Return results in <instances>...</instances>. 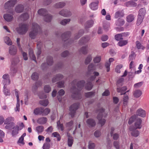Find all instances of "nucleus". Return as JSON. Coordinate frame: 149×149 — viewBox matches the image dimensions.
Returning <instances> with one entry per match:
<instances>
[{"mask_svg": "<svg viewBox=\"0 0 149 149\" xmlns=\"http://www.w3.org/2000/svg\"><path fill=\"white\" fill-rule=\"evenodd\" d=\"M73 124V121L72 120L66 123V127H68V130L69 131H70L72 128Z\"/></svg>", "mask_w": 149, "mask_h": 149, "instance_id": "nucleus-50", "label": "nucleus"}, {"mask_svg": "<svg viewBox=\"0 0 149 149\" xmlns=\"http://www.w3.org/2000/svg\"><path fill=\"white\" fill-rule=\"evenodd\" d=\"M19 62V60L18 57H15L11 61L12 64L14 65H15L17 64Z\"/></svg>", "mask_w": 149, "mask_h": 149, "instance_id": "nucleus-48", "label": "nucleus"}, {"mask_svg": "<svg viewBox=\"0 0 149 149\" xmlns=\"http://www.w3.org/2000/svg\"><path fill=\"white\" fill-rule=\"evenodd\" d=\"M124 14L123 10H118L116 12L115 14V17L116 18L123 17Z\"/></svg>", "mask_w": 149, "mask_h": 149, "instance_id": "nucleus-21", "label": "nucleus"}, {"mask_svg": "<svg viewBox=\"0 0 149 149\" xmlns=\"http://www.w3.org/2000/svg\"><path fill=\"white\" fill-rule=\"evenodd\" d=\"M19 128V126L16 125L14 129L12 131V134L13 136L16 135L18 133V128Z\"/></svg>", "mask_w": 149, "mask_h": 149, "instance_id": "nucleus-57", "label": "nucleus"}, {"mask_svg": "<svg viewBox=\"0 0 149 149\" xmlns=\"http://www.w3.org/2000/svg\"><path fill=\"white\" fill-rule=\"evenodd\" d=\"M138 118L136 115H134L132 116L129 119L128 122L129 124L131 125L134 121L135 122L137 119Z\"/></svg>", "mask_w": 149, "mask_h": 149, "instance_id": "nucleus-31", "label": "nucleus"}, {"mask_svg": "<svg viewBox=\"0 0 149 149\" xmlns=\"http://www.w3.org/2000/svg\"><path fill=\"white\" fill-rule=\"evenodd\" d=\"M68 145L70 147H71L73 143V137L70 136L69 135H68Z\"/></svg>", "mask_w": 149, "mask_h": 149, "instance_id": "nucleus-41", "label": "nucleus"}, {"mask_svg": "<svg viewBox=\"0 0 149 149\" xmlns=\"http://www.w3.org/2000/svg\"><path fill=\"white\" fill-rule=\"evenodd\" d=\"M134 16L132 14H130L126 17V20L128 22H131L134 19Z\"/></svg>", "mask_w": 149, "mask_h": 149, "instance_id": "nucleus-32", "label": "nucleus"}, {"mask_svg": "<svg viewBox=\"0 0 149 149\" xmlns=\"http://www.w3.org/2000/svg\"><path fill=\"white\" fill-rule=\"evenodd\" d=\"M40 104L44 106H46L48 104V102L47 100H40L39 102Z\"/></svg>", "mask_w": 149, "mask_h": 149, "instance_id": "nucleus-60", "label": "nucleus"}, {"mask_svg": "<svg viewBox=\"0 0 149 149\" xmlns=\"http://www.w3.org/2000/svg\"><path fill=\"white\" fill-rule=\"evenodd\" d=\"M50 87L48 85H45L44 86V90L46 93H49L51 91Z\"/></svg>", "mask_w": 149, "mask_h": 149, "instance_id": "nucleus-58", "label": "nucleus"}, {"mask_svg": "<svg viewBox=\"0 0 149 149\" xmlns=\"http://www.w3.org/2000/svg\"><path fill=\"white\" fill-rule=\"evenodd\" d=\"M144 17L138 16L137 20L136 25L137 26L139 25L142 22Z\"/></svg>", "mask_w": 149, "mask_h": 149, "instance_id": "nucleus-51", "label": "nucleus"}, {"mask_svg": "<svg viewBox=\"0 0 149 149\" xmlns=\"http://www.w3.org/2000/svg\"><path fill=\"white\" fill-rule=\"evenodd\" d=\"M113 145L114 147L116 149H119L120 148V144L117 141H115L113 142Z\"/></svg>", "mask_w": 149, "mask_h": 149, "instance_id": "nucleus-64", "label": "nucleus"}, {"mask_svg": "<svg viewBox=\"0 0 149 149\" xmlns=\"http://www.w3.org/2000/svg\"><path fill=\"white\" fill-rule=\"evenodd\" d=\"M92 57L91 55H88L84 61L85 65L88 64L92 61Z\"/></svg>", "mask_w": 149, "mask_h": 149, "instance_id": "nucleus-38", "label": "nucleus"}, {"mask_svg": "<svg viewBox=\"0 0 149 149\" xmlns=\"http://www.w3.org/2000/svg\"><path fill=\"white\" fill-rule=\"evenodd\" d=\"M5 42L8 45H11L12 43L10 39L8 37H6L4 39Z\"/></svg>", "mask_w": 149, "mask_h": 149, "instance_id": "nucleus-55", "label": "nucleus"}, {"mask_svg": "<svg viewBox=\"0 0 149 149\" xmlns=\"http://www.w3.org/2000/svg\"><path fill=\"white\" fill-rule=\"evenodd\" d=\"M127 89V87L126 86H124L122 88L120 87H118L117 88V91L118 93H121L120 95L125 94L126 92H124Z\"/></svg>", "mask_w": 149, "mask_h": 149, "instance_id": "nucleus-16", "label": "nucleus"}, {"mask_svg": "<svg viewBox=\"0 0 149 149\" xmlns=\"http://www.w3.org/2000/svg\"><path fill=\"white\" fill-rule=\"evenodd\" d=\"M3 18L8 22L12 21L13 18V15L9 14H5L3 15Z\"/></svg>", "mask_w": 149, "mask_h": 149, "instance_id": "nucleus-17", "label": "nucleus"}, {"mask_svg": "<svg viewBox=\"0 0 149 149\" xmlns=\"http://www.w3.org/2000/svg\"><path fill=\"white\" fill-rule=\"evenodd\" d=\"M9 53L11 55H15L17 53V49L15 46L12 45L9 47Z\"/></svg>", "mask_w": 149, "mask_h": 149, "instance_id": "nucleus-9", "label": "nucleus"}, {"mask_svg": "<svg viewBox=\"0 0 149 149\" xmlns=\"http://www.w3.org/2000/svg\"><path fill=\"white\" fill-rule=\"evenodd\" d=\"M136 44L137 48L138 49H143L145 48V47H143L139 41H137L136 42Z\"/></svg>", "mask_w": 149, "mask_h": 149, "instance_id": "nucleus-56", "label": "nucleus"}, {"mask_svg": "<svg viewBox=\"0 0 149 149\" xmlns=\"http://www.w3.org/2000/svg\"><path fill=\"white\" fill-rule=\"evenodd\" d=\"M6 124L5 128L7 129L10 130L14 128V123L13 122H11Z\"/></svg>", "mask_w": 149, "mask_h": 149, "instance_id": "nucleus-45", "label": "nucleus"}, {"mask_svg": "<svg viewBox=\"0 0 149 149\" xmlns=\"http://www.w3.org/2000/svg\"><path fill=\"white\" fill-rule=\"evenodd\" d=\"M96 70V68L95 67L93 64L91 63L88 65V74H91L93 70Z\"/></svg>", "mask_w": 149, "mask_h": 149, "instance_id": "nucleus-19", "label": "nucleus"}, {"mask_svg": "<svg viewBox=\"0 0 149 149\" xmlns=\"http://www.w3.org/2000/svg\"><path fill=\"white\" fill-rule=\"evenodd\" d=\"M90 40V37L88 36H86L82 38L79 41L80 45H84L88 42Z\"/></svg>", "mask_w": 149, "mask_h": 149, "instance_id": "nucleus-10", "label": "nucleus"}, {"mask_svg": "<svg viewBox=\"0 0 149 149\" xmlns=\"http://www.w3.org/2000/svg\"><path fill=\"white\" fill-rule=\"evenodd\" d=\"M42 108L41 107L35 109L34 110V113L36 115L42 114Z\"/></svg>", "mask_w": 149, "mask_h": 149, "instance_id": "nucleus-33", "label": "nucleus"}, {"mask_svg": "<svg viewBox=\"0 0 149 149\" xmlns=\"http://www.w3.org/2000/svg\"><path fill=\"white\" fill-rule=\"evenodd\" d=\"M31 79L33 80H36L38 78V74L37 72H34L31 76Z\"/></svg>", "mask_w": 149, "mask_h": 149, "instance_id": "nucleus-59", "label": "nucleus"}, {"mask_svg": "<svg viewBox=\"0 0 149 149\" xmlns=\"http://www.w3.org/2000/svg\"><path fill=\"white\" fill-rule=\"evenodd\" d=\"M94 23V21L92 19H90L87 21L84 24L85 29H87L92 27Z\"/></svg>", "mask_w": 149, "mask_h": 149, "instance_id": "nucleus-15", "label": "nucleus"}, {"mask_svg": "<svg viewBox=\"0 0 149 149\" xmlns=\"http://www.w3.org/2000/svg\"><path fill=\"white\" fill-rule=\"evenodd\" d=\"M125 23V21L123 19H118L116 21V24L117 26H121Z\"/></svg>", "mask_w": 149, "mask_h": 149, "instance_id": "nucleus-47", "label": "nucleus"}, {"mask_svg": "<svg viewBox=\"0 0 149 149\" xmlns=\"http://www.w3.org/2000/svg\"><path fill=\"white\" fill-rule=\"evenodd\" d=\"M40 30V27L37 23H33L31 26V30L29 33V37L32 39H35Z\"/></svg>", "mask_w": 149, "mask_h": 149, "instance_id": "nucleus-2", "label": "nucleus"}, {"mask_svg": "<svg viewBox=\"0 0 149 149\" xmlns=\"http://www.w3.org/2000/svg\"><path fill=\"white\" fill-rule=\"evenodd\" d=\"M124 80V79L122 78H120L118 80L116 84L117 87H120L123 86V82Z\"/></svg>", "mask_w": 149, "mask_h": 149, "instance_id": "nucleus-46", "label": "nucleus"}, {"mask_svg": "<svg viewBox=\"0 0 149 149\" xmlns=\"http://www.w3.org/2000/svg\"><path fill=\"white\" fill-rule=\"evenodd\" d=\"M64 77L63 75L61 74H56L52 78V81L53 83H55L57 81L62 79Z\"/></svg>", "mask_w": 149, "mask_h": 149, "instance_id": "nucleus-12", "label": "nucleus"}, {"mask_svg": "<svg viewBox=\"0 0 149 149\" xmlns=\"http://www.w3.org/2000/svg\"><path fill=\"white\" fill-rule=\"evenodd\" d=\"M65 4L64 2H59L55 4L54 7L56 8H61L65 5Z\"/></svg>", "mask_w": 149, "mask_h": 149, "instance_id": "nucleus-26", "label": "nucleus"}, {"mask_svg": "<svg viewBox=\"0 0 149 149\" xmlns=\"http://www.w3.org/2000/svg\"><path fill=\"white\" fill-rule=\"evenodd\" d=\"M99 3V1H97L95 2H93L91 3L90 6L91 9L93 10H96L98 8V5Z\"/></svg>", "mask_w": 149, "mask_h": 149, "instance_id": "nucleus-18", "label": "nucleus"}, {"mask_svg": "<svg viewBox=\"0 0 149 149\" xmlns=\"http://www.w3.org/2000/svg\"><path fill=\"white\" fill-rule=\"evenodd\" d=\"M130 131H132L131 134L132 136L137 137L139 135L140 133L139 131L138 130H136V129H134L133 130Z\"/></svg>", "mask_w": 149, "mask_h": 149, "instance_id": "nucleus-36", "label": "nucleus"}, {"mask_svg": "<svg viewBox=\"0 0 149 149\" xmlns=\"http://www.w3.org/2000/svg\"><path fill=\"white\" fill-rule=\"evenodd\" d=\"M15 94L16 96L17 99V103L16 105V107L15 109V110L16 111H19V93L17 91V90L15 89Z\"/></svg>", "mask_w": 149, "mask_h": 149, "instance_id": "nucleus-14", "label": "nucleus"}, {"mask_svg": "<svg viewBox=\"0 0 149 149\" xmlns=\"http://www.w3.org/2000/svg\"><path fill=\"white\" fill-rule=\"evenodd\" d=\"M84 31L83 29H80L78 33L75 34L74 36V38L75 39H77L81 36L84 33Z\"/></svg>", "mask_w": 149, "mask_h": 149, "instance_id": "nucleus-29", "label": "nucleus"}, {"mask_svg": "<svg viewBox=\"0 0 149 149\" xmlns=\"http://www.w3.org/2000/svg\"><path fill=\"white\" fill-rule=\"evenodd\" d=\"M104 111V109L102 108L100 109V113L97 116V119L99 121V123L100 124L101 126L103 125L105 123L106 120L104 119H102V113Z\"/></svg>", "mask_w": 149, "mask_h": 149, "instance_id": "nucleus-7", "label": "nucleus"}, {"mask_svg": "<svg viewBox=\"0 0 149 149\" xmlns=\"http://www.w3.org/2000/svg\"><path fill=\"white\" fill-rule=\"evenodd\" d=\"M86 124L89 127H94L96 124L95 120L93 119L90 118L87 120L86 121Z\"/></svg>", "mask_w": 149, "mask_h": 149, "instance_id": "nucleus-13", "label": "nucleus"}, {"mask_svg": "<svg viewBox=\"0 0 149 149\" xmlns=\"http://www.w3.org/2000/svg\"><path fill=\"white\" fill-rule=\"evenodd\" d=\"M44 128L43 126H39L36 127V130L38 134H41L44 131Z\"/></svg>", "mask_w": 149, "mask_h": 149, "instance_id": "nucleus-37", "label": "nucleus"}, {"mask_svg": "<svg viewBox=\"0 0 149 149\" xmlns=\"http://www.w3.org/2000/svg\"><path fill=\"white\" fill-rule=\"evenodd\" d=\"M79 106V104L77 102L73 104L70 107V112L69 113L72 118L74 117L76 111L78 109Z\"/></svg>", "mask_w": 149, "mask_h": 149, "instance_id": "nucleus-5", "label": "nucleus"}, {"mask_svg": "<svg viewBox=\"0 0 149 149\" xmlns=\"http://www.w3.org/2000/svg\"><path fill=\"white\" fill-rule=\"evenodd\" d=\"M128 43L127 40H121L118 43V45L120 47H122L126 45Z\"/></svg>", "mask_w": 149, "mask_h": 149, "instance_id": "nucleus-54", "label": "nucleus"}, {"mask_svg": "<svg viewBox=\"0 0 149 149\" xmlns=\"http://www.w3.org/2000/svg\"><path fill=\"white\" fill-rule=\"evenodd\" d=\"M29 25L25 24H21L19 25V27L16 29L17 32L20 34H25L28 31Z\"/></svg>", "mask_w": 149, "mask_h": 149, "instance_id": "nucleus-4", "label": "nucleus"}, {"mask_svg": "<svg viewBox=\"0 0 149 149\" xmlns=\"http://www.w3.org/2000/svg\"><path fill=\"white\" fill-rule=\"evenodd\" d=\"M70 20H71L70 19H65L61 20L60 23L61 24L64 26L69 23Z\"/></svg>", "mask_w": 149, "mask_h": 149, "instance_id": "nucleus-40", "label": "nucleus"}, {"mask_svg": "<svg viewBox=\"0 0 149 149\" xmlns=\"http://www.w3.org/2000/svg\"><path fill=\"white\" fill-rule=\"evenodd\" d=\"M24 7L22 5H18L15 8V11L17 13H20L23 11Z\"/></svg>", "mask_w": 149, "mask_h": 149, "instance_id": "nucleus-23", "label": "nucleus"}, {"mask_svg": "<svg viewBox=\"0 0 149 149\" xmlns=\"http://www.w3.org/2000/svg\"><path fill=\"white\" fill-rule=\"evenodd\" d=\"M38 13L39 15L44 17L48 13V12L44 8L39 9L38 11Z\"/></svg>", "mask_w": 149, "mask_h": 149, "instance_id": "nucleus-24", "label": "nucleus"}, {"mask_svg": "<svg viewBox=\"0 0 149 149\" xmlns=\"http://www.w3.org/2000/svg\"><path fill=\"white\" fill-rule=\"evenodd\" d=\"M70 33V31H67L61 35L62 40L65 42L64 44V46L69 45L72 42L71 40L69 39Z\"/></svg>", "mask_w": 149, "mask_h": 149, "instance_id": "nucleus-3", "label": "nucleus"}, {"mask_svg": "<svg viewBox=\"0 0 149 149\" xmlns=\"http://www.w3.org/2000/svg\"><path fill=\"white\" fill-rule=\"evenodd\" d=\"M142 91L139 90H136L133 92V95L136 98L140 97L142 95Z\"/></svg>", "mask_w": 149, "mask_h": 149, "instance_id": "nucleus-27", "label": "nucleus"}, {"mask_svg": "<svg viewBox=\"0 0 149 149\" xmlns=\"http://www.w3.org/2000/svg\"><path fill=\"white\" fill-rule=\"evenodd\" d=\"M101 59L100 56H97L93 59V61L95 63H98L100 62Z\"/></svg>", "mask_w": 149, "mask_h": 149, "instance_id": "nucleus-43", "label": "nucleus"}, {"mask_svg": "<svg viewBox=\"0 0 149 149\" xmlns=\"http://www.w3.org/2000/svg\"><path fill=\"white\" fill-rule=\"evenodd\" d=\"M3 78L4 79V81H6V82L5 84H9L10 83V80L9 76L8 74H6L3 75Z\"/></svg>", "mask_w": 149, "mask_h": 149, "instance_id": "nucleus-25", "label": "nucleus"}, {"mask_svg": "<svg viewBox=\"0 0 149 149\" xmlns=\"http://www.w3.org/2000/svg\"><path fill=\"white\" fill-rule=\"evenodd\" d=\"M146 13V10L145 8L140 9L139 11L138 16L144 17Z\"/></svg>", "mask_w": 149, "mask_h": 149, "instance_id": "nucleus-39", "label": "nucleus"}, {"mask_svg": "<svg viewBox=\"0 0 149 149\" xmlns=\"http://www.w3.org/2000/svg\"><path fill=\"white\" fill-rule=\"evenodd\" d=\"M29 53L30 58L36 62V57L33 54V52L32 49H29Z\"/></svg>", "mask_w": 149, "mask_h": 149, "instance_id": "nucleus-22", "label": "nucleus"}, {"mask_svg": "<svg viewBox=\"0 0 149 149\" xmlns=\"http://www.w3.org/2000/svg\"><path fill=\"white\" fill-rule=\"evenodd\" d=\"M93 85L92 83L89 82L87 83L85 85V88L88 90H90L92 88Z\"/></svg>", "mask_w": 149, "mask_h": 149, "instance_id": "nucleus-49", "label": "nucleus"}, {"mask_svg": "<svg viewBox=\"0 0 149 149\" xmlns=\"http://www.w3.org/2000/svg\"><path fill=\"white\" fill-rule=\"evenodd\" d=\"M52 18V16L48 13L43 17L44 20L46 22H51Z\"/></svg>", "mask_w": 149, "mask_h": 149, "instance_id": "nucleus-30", "label": "nucleus"}, {"mask_svg": "<svg viewBox=\"0 0 149 149\" xmlns=\"http://www.w3.org/2000/svg\"><path fill=\"white\" fill-rule=\"evenodd\" d=\"M72 14L70 10L67 9H65L64 17H70L71 16Z\"/></svg>", "mask_w": 149, "mask_h": 149, "instance_id": "nucleus-62", "label": "nucleus"}, {"mask_svg": "<svg viewBox=\"0 0 149 149\" xmlns=\"http://www.w3.org/2000/svg\"><path fill=\"white\" fill-rule=\"evenodd\" d=\"M29 16L27 13H25L22 14L20 17V19L24 21L27 19Z\"/></svg>", "mask_w": 149, "mask_h": 149, "instance_id": "nucleus-42", "label": "nucleus"}, {"mask_svg": "<svg viewBox=\"0 0 149 149\" xmlns=\"http://www.w3.org/2000/svg\"><path fill=\"white\" fill-rule=\"evenodd\" d=\"M88 46L87 45L81 47L79 50V52L80 53L86 55L88 53Z\"/></svg>", "mask_w": 149, "mask_h": 149, "instance_id": "nucleus-20", "label": "nucleus"}, {"mask_svg": "<svg viewBox=\"0 0 149 149\" xmlns=\"http://www.w3.org/2000/svg\"><path fill=\"white\" fill-rule=\"evenodd\" d=\"M47 118L45 117H42L38 118L37 121V123L40 124H45L47 121Z\"/></svg>", "mask_w": 149, "mask_h": 149, "instance_id": "nucleus-28", "label": "nucleus"}, {"mask_svg": "<svg viewBox=\"0 0 149 149\" xmlns=\"http://www.w3.org/2000/svg\"><path fill=\"white\" fill-rule=\"evenodd\" d=\"M136 116H138L142 118L146 117V111L141 108L138 109L136 111Z\"/></svg>", "mask_w": 149, "mask_h": 149, "instance_id": "nucleus-11", "label": "nucleus"}, {"mask_svg": "<svg viewBox=\"0 0 149 149\" xmlns=\"http://www.w3.org/2000/svg\"><path fill=\"white\" fill-rule=\"evenodd\" d=\"M142 120L140 118H138L135 121L134 123V126L133 127L132 126H130L129 127V130L132 131L134 129H140L142 127L141 125L142 123Z\"/></svg>", "mask_w": 149, "mask_h": 149, "instance_id": "nucleus-6", "label": "nucleus"}, {"mask_svg": "<svg viewBox=\"0 0 149 149\" xmlns=\"http://www.w3.org/2000/svg\"><path fill=\"white\" fill-rule=\"evenodd\" d=\"M59 96H57V97L58 101L60 102L61 100V98L60 97V96L63 95L65 93V91L63 89L60 90L58 93Z\"/></svg>", "mask_w": 149, "mask_h": 149, "instance_id": "nucleus-44", "label": "nucleus"}, {"mask_svg": "<svg viewBox=\"0 0 149 149\" xmlns=\"http://www.w3.org/2000/svg\"><path fill=\"white\" fill-rule=\"evenodd\" d=\"M50 112V109L48 108H46L44 109L42 108V116H46Z\"/></svg>", "mask_w": 149, "mask_h": 149, "instance_id": "nucleus-52", "label": "nucleus"}, {"mask_svg": "<svg viewBox=\"0 0 149 149\" xmlns=\"http://www.w3.org/2000/svg\"><path fill=\"white\" fill-rule=\"evenodd\" d=\"M16 2V0H9L5 3L4 8L5 9H10L11 7H13Z\"/></svg>", "mask_w": 149, "mask_h": 149, "instance_id": "nucleus-8", "label": "nucleus"}, {"mask_svg": "<svg viewBox=\"0 0 149 149\" xmlns=\"http://www.w3.org/2000/svg\"><path fill=\"white\" fill-rule=\"evenodd\" d=\"M47 65H52L53 63V58L51 56H48L47 58Z\"/></svg>", "mask_w": 149, "mask_h": 149, "instance_id": "nucleus-34", "label": "nucleus"}, {"mask_svg": "<svg viewBox=\"0 0 149 149\" xmlns=\"http://www.w3.org/2000/svg\"><path fill=\"white\" fill-rule=\"evenodd\" d=\"M125 5L127 7L130 6L134 7L136 6H137V3L132 1H130L125 3Z\"/></svg>", "mask_w": 149, "mask_h": 149, "instance_id": "nucleus-35", "label": "nucleus"}, {"mask_svg": "<svg viewBox=\"0 0 149 149\" xmlns=\"http://www.w3.org/2000/svg\"><path fill=\"white\" fill-rule=\"evenodd\" d=\"M115 38L116 40L119 41L123 39L122 35L121 34H118L115 36Z\"/></svg>", "mask_w": 149, "mask_h": 149, "instance_id": "nucleus-61", "label": "nucleus"}, {"mask_svg": "<svg viewBox=\"0 0 149 149\" xmlns=\"http://www.w3.org/2000/svg\"><path fill=\"white\" fill-rule=\"evenodd\" d=\"M85 83V81L84 80L77 82L76 79H74L72 82L70 91L72 93V98L78 99L81 98L80 91L84 87Z\"/></svg>", "mask_w": 149, "mask_h": 149, "instance_id": "nucleus-1", "label": "nucleus"}, {"mask_svg": "<svg viewBox=\"0 0 149 149\" xmlns=\"http://www.w3.org/2000/svg\"><path fill=\"white\" fill-rule=\"evenodd\" d=\"M50 147V144L49 143H45L42 146L43 149H49Z\"/></svg>", "mask_w": 149, "mask_h": 149, "instance_id": "nucleus-63", "label": "nucleus"}, {"mask_svg": "<svg viewBox=\"0 0 149 149\" xmlns=\"http://www.w3.org/2000/svg\"><path fill=\"white\" fill-rule=\"evenodd\" d=\"M63 67V64L62 63L60 62L57 64L56 65L55 68L56 70H59Z\"/></svg>", "mask_w": 149, "mask_h": 149, "instance_id": "nucleus-53", "label": "nucleus"}]
</instances>
